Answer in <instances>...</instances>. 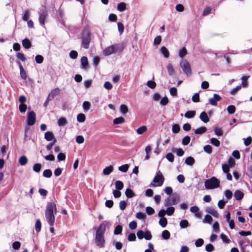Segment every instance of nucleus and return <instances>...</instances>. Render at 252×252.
Segmentation results:
<instances>
[{"instance_id": "1", "label": "nucleus", "mask_w": 252, "mask_h": 252, "mask_svg": "<svg viewBox=\"0 0 252 252\" xmlns=\"http://www.w3.org/2000/svg\"><path fill=\"white\" fill-rule=\"evenodd\" d=\"M91 34L88 27H85L80 33L82 47L84 49H87L89 48L91 41Z\"/></svg>"}, {"instance_id": "2", "label": "nucleus", "mask_w": 252, "mask_h": 252, "mask_svg": "<svg viewBox=\"0 0 252 252\" xmlns=\"http://www.w3.org/2000/svg\"><path fill=\"white\" fill-rule=\"evenodd\" d=\"M164 177L160 170L158 171L155 176L153 181L148 185L149 187H160L164 182Z\"/></svg>"}, {"instance_id": "3", "label": "nucleus", "mask_w": 252, "mask_h": 252, "mask_svg": "<svg viewBox=\"0 0 252 252\" xmlns=\"http://www.w3.org/2000/svg\"><path fill=\"white\" fill-rule=\"evenodd\" d=\"M220 180L214 176L206 180L204 182L205 189H216L220 188Z\"/></svg>"}, {"instance_id": "4", "label": "nucleus", "mask_w": 252, "mask_h": 252, "mask_svg": "<svg viewBox=\"0 0 252 252\" xmlns=\"http://www.w3.org/2000/svg\"><path fill=\"white\" fill-rule=\"evenodd\" d=\"M123 49L119 44H115L105 48L102 52L103 55L105 56H109L116 52L121 53Z\"/></svg>"}, {"instance_id": "5", "label": "nucleus", "mask_w": 252, "mask_h": 252, "mask_svg": "<svg viewBox=\"0 0 252 252\" xmlns=\"http://www.w3.org/2000/svg\"><path fill=\"white\" fill-rule=\"evenodd\" d=\"M180 199V196L179 194L174 192L171 196L168 197L165 200L164 205L165 206L175 205L178 203Z\"/></svg>"}, {"instance_id": "6", "label": "nucleus", "mask_w": 252, "mask_h": 252, "mask_svg": "<svg viewBox=\"0 0 252 252\" xmlns=\"http://www.w3.org/2000/svg\"><path fill=\"white\" fill-rule=\"evenodd\" d=\"M180 66L187 76H189L191 74V67L187 60H185L184 61L181 62Z\"/></svg>"}, {"instance_id": "7", "label": "nucleus", "mask_w": 252, "mask_h": 252, "mask_svg": "<svg viewBox=\"0 0 252 252\" xmlns=\"http://www.w3.org/2000/svg\"><path fill=\"white\" fill-rule=\"evenodd\" d=\"M136 234L137 238L140 240L145 238L146 240H150L152 238L151 233L149 230L144 232L142 230H138Z\"/></svg>"}, {"instance_id": "8", "label": "nucleus", "mask_w": 252, "mask_h": 252, "mask_svg": "<svg viewBox=\"0 0 252 252\" xmlns=\"http://www.w3.org/2000/svg\"><path fill=\"white\" fill-rule=\"evenodd\" d=\"M36 122V114L33 111L28 112L27 114V123L29 126H32Z\"/></svg>"}, {"instance_id": "9", "label": "nucleus", "mask_w": 252, "mask_h": 252, "mask_svg": "<svg viewBox=\"0 0 252 252\" xmlns=\"http://www.w3.org/2000/svg\"><path fill=\"white\" fill-rule=\"evenodd\" d=\"M105 242L104 235L95 234V243L97 246L99 248H103L104 247V243Z\"/></svg>"}, {"instance_id": "10", "label": "nucleus", "mask_w": 252, "mask_h": 252, "mask_svg": "<svg viewBox=\"0 0 252 252\" xmlns=\"http://www.w3.org/2000/svg\"><path fill=\"white\" fill-rule=\"evenodd\" d=\"M56 205L53 202H49L47 203L45 214L51 213L54 214V212H56Z\"/></svg>"}, {"instance_id": "11", "label": "nucleus", "mask_w": 252, "mask_h": 252, "mask_svg": "<svg viewBox=\"0 0 252 252\" xmlns=\"http://www.w3.org/2000/svg\"><path fill=\"white\" fill-rule=\"evenodd\" d=\"M39 14V22L41 25H44L45 24V19L46 18L48 13L46 10L44 9L41 10L38 12Z\"/></svg>"}, {"instance_id": "12", "label": "nucleus", "mask_w": 252, "mask_h": 252, "mask_svg": "<svg viewBox=\"0 0 252 252\" xmlns=\"http://www.w3.org/2000/svg\"><path fill=\"white\" fill-rule=\"evenodd\" d=\"M146 188V187L144 186L143 185H142L141 183H139L137 180L136 178H135L131 183L128 184V187L126 189H131V188Z\"/></svg>"}, {"instance_id": "13", "label": "nucleus", "mask_w": 252, "mask_h": 252, "mask_svg": "<svg viewBox=\"0 0 252 252\" xmlns=\"http://www.w3.org/2000/svg\"><path fill=\"white\" fill-rule=\"evenodd\" d=\"M221 99V97L217 94H214L213 97L210 98L208 100L209 102L213 106H217L218 104V101H220Z\"/></svg>"}, {"instance_id": "14", "label": "nucleus", "mask_w": 252, "mask_h": 252, "mask_svg": "<svg viewBox=\"0 0 252 252\" xmlns=\"http://www.w3.org/2000/svg\"><path fill=\"white\" fill-rule=\"evenodd\" d=\"M81 69L84 70H88L89 68V62L88 58L86 56H83L81 58Z\"/></svg>"}, {"instance_id": "15", "label": "nucleus", "mask_w": 252, "mask_h": 252, "mask_svg": "<svg viewBox=\"0 0 252 252\" xmlns=\"http://www.w3.org/2000/svg\"><path fill=\"white\" fill-rule=\"evenodd\" d=\"M46 220L47 221L49 225L52 226L55 222V217L54 214L47 213L45 214Z\"/></svg>"}, {"instance_id": "16", "label": "nucleus", "mask_w": 252, "mask_h": 252, "mask_svg": "<svg viewBox=\"0 0 252 252\" xmlns=\"http://www.w3.org/2000/svg\"><path fill=\"white\" fill-rule=\"evenodd\" d=\"M23 47L25 49H29L32 47V43L31 41L28 38H25L22 41Z\"/></svg>"}, {"instance_id": "17", "label": "nucleus", "mask_w": 252, "mask_h": 252, "mask_svg": "<svg viewBox=\"0 0 252 252\" xmlns=\"http://www.w3.org/2000/svg\"><path fill=\"white\" fill-rule=\"evenodd\" d=\"M106 230V225L104 222L101 223L96 229V234L104 235Z\"/></svg>"}, {"instance_id": "18", "label": "nucleus", "mask_w": 252, "mask_h": 252, "mask_svg": "<svg viewBox=\"0 0 252 252\" xmlns=\"http://www.w3.org/2000/svg\"><path fill=\"white\" fill-rule=\"evenodd\" d=\"M206 211L211 215H212L215 218H219V215L218 213L212 207H207L205 209Z\"/></svg>"}, {"instance_id": "19", "label": "nucleus", "mask_w": 252, "mask_h": 252, "mask_svg": "<svg viewBox=\"0 0 252 252\" xmlns=\"http://www.w3.org/2000/svg\"><path fill=\"white\" fill-rule=\"evenodd\" d=\"M199 118L204 123H207L210 121V119L205 111H203L200 113Z\"/></svg>"}, {"instance_id": "20", "label": "nucleus", "mask_w": 252, "mask_h": 252, "mask_svg": "<svg viewBox=\"0 0 252 252\" xmlns=\"http://www.w3.org/2000/svg\"><path fill=\"white\" fill-rule=\"evenodd\" d=\"M160 52L163 56L165 58H168L170 56V53L168 49L163 46L160 47Z\"/></svg>"}, {"instance_id": "21", "label": "nucleus", "mask_w": 252, "mask_h": 252, "mask_svg": "<svg viewBox=\"0 0 252 252\" xmlns=\"http://www.w3.org/2000/svg\"><path fill=\"white\" fill-rule=\"evenodd\" d=\"M54 136V134L51 131H47L44 133V138L47 141H51Z\"/></svg>"}, {"instance_id": "22", "label": "nucleus", "mask_w": 252, "mask_h": 252, "mask_svg": "<svg viewBox=\"0 0 252 252\" xmlns=\"http://www.w3.org/2000/svg\"><path fill=\"white\" fill-rule=\"evenodd\" d=\"M196 115V111L194 110H188L186 112L184 116L187 119H192Z\"/></svg>"}, {"instance_id": "23", "label": "nucleus", "mask_w": 252, "mask_h": 252, "mask_svg": "<svg viewBox=\"0 0 252 252\" xmlns=\"http://www.w3.org/2000/svg\"><path fill=\"white\" fill-rule=\"evenodd\" d=\"M206 131L207 128L204 126H202L195 129L194 132L196 135H199L205 133Z\"/></svg>"}, {"instance_id": "24", "label": "nucleus", "mask_w": 252, "mask_h": 252, "mask_svg": "<svg viewBox=\"0 0 252 252\" xmlns=\"http://www.w3.org/2000/svg\"><path fill=\"white\" fill-rule=\"evenodd\" d=\"M194 163H195V159L191 156H189L185 159V163L186 164H187V165L191 166L194 164Z\"/></svg>"}, {"instance_id": "25", "label": "nucleus", "mask_w": 252, "mask_h": 252, "mask_svg": "<svg viewBox=\"0 0 252 252\" xmlns=\"http://www.w3.org/2000/svg\"><path fill=\"white\" fill-rule=\"evenodd\" d=\"M244 194L240 190H236L234 196L236 200L239 201L241 200L244 197Z\"/></svg>"}, {"instance_id": "26", "label": "nucleus", "mask_w": 252, "mask_h": 252, "mask_svg": "<svg viewBox=\"0 0 252 252\" xmlns=\"http://www.w3.org/2000/svg\"><path fill=\"white\" fill-rule=\"evenodd\" d=\"M60 89L58 88H56L52 90L48 95L51 97V99H53L56 96L60 94Z\"/></svg>"}, {"instance_id": "27", "label": "nucleus", "mask_w": 252, "mask_h": 252, "mask_svg": "<svg viewBox=\"0 0 252 252\" xmlns=\"http://www.w3.org/2000/svg\"><path fill=\"white\" fill-rule=\"evenodd\" d=\"M172 152H176V155L179 157H182L185 154L184 151L181 148H173L172 149Z\"/></svg>"}, {"instance_id": "28", "label": "nucleus", "mask_w": 252, "mask_h": 252, "mask_svg": "<svg viewBox=\"0 0 252 252\" xmlns=\"http://www.w3.org/2000/svg\"><path fill=\"white\" fill-rule=\"evenodd\" d=\"M114 167L113 165H109L106 167L103 170V174L105 175H108L113 171Z\"/></svg>"}, {"instance_id": "29", "label": "nucleus", "mask_w": 252, "mask_h": 252, "mask_svg": "<svg viewBox=\"0 0 252 252\" xmlns=\"http://www.w3.org/2000/svg\"><path fill=\"white\" fill-rule=\"evenodd\" d=\"M126 4L124 2H121L117 4V10L120 12L124 11L126 9Z\"/></svg>"}, {"instance_id": "30", "label": "nucleus", "mask_w": 252, "mask_h": 252, "mask_svg": "<svg viewBox=\"0 0 252 252\" xmlns=\"http://www.w3.org/2000/svg\"><path fill=\"white\" fill-rule=\"evenodd\" d=\"M57 123L59 126H63L67 124V121L65 118L61 117L58 120Z\"/></svg>"}, {"instance_id": "31", "label": "nucleus", "mask_w": 252, "mask_h": 252, "mask_svg": "<svg viewBox=\"0 0 252 252\" xmlns=\"http://www.w3.org/2000/svg\"><path fill=\"white\" fill-rule=\"evenodd\" d=\"M125 121V118L121 116L115 118L113 120V123L114 125H119L124 123Z\"/></svg>"}, {"instance_id": "32", "label": "nucleus", "mask_w": 252, "mask_h": 252, "mask_svg": "<svg viewBox=\"0 0 252 252\" xmlns=\"http://www.w3.org/2000/svg\"><path fill=\"white\" fill-rule=\"evenodd\" d=\"M213 220L212 217L209 215H206L204 219L203 220L202 222L204 223H208L211 224Z\"/></svg>"}, {"instance_id": "33", "label": "nucleus", "mask_w": 252, "mask_h": 252, "mask_svg": "<svg viewBox=\"0 0 252 252\" xmlns=\"http://www.w3.org/2000/svg\"><path fill=\"white\" fill-rule=\"evenodd\" d=\"M28 158L26 156L23 155L19 158V163L22 166L25 165L28 162Z\"/></svg>"}, {"instance_id": "34", "label": "nucleus", "mask_w": 252, "mask_h": 252, "mask_svg": "<svg viewBox=\"0 0 252 252\" xmlns=\"http://www.w3.org/2000/svg\"><path fill=\"white\" fill-rule=\"evenodd\" d=\"M128 111L127 106L125 104H121L120 106V111L123 115L126 114Z\"/></svg>"}, {"instance_id": "35", "label": "nucleus", "mask_w": 252, "mask_h": 252, "mask_svg": "<svg viewBox=\"0 0 252 252\" xmlns=\"http://www.w3.org/2000/svg\"><path fill=\"white\" fill-rule=\"evenodd\" d=\"M167 219L164 217H161L159 220V225L163 228H164L166 226L167 224Z\"/></svg>"}, {"instance_id": "36", "label": "nucleus", "mask_w": 252, "mask_h": 252, "mask_svg": "<svg viewBox=\"0 0 252 252\" xmlns=\"http://www.w3.org/2000/svg\"><path fill=\"white\" fill-rule=\"evenodd\" d=\"M187 54V49L185 47H183L179 50V53H178V56L180 58H183Z\"/></svg>"}, {"instance_id": "37", "label": "nucleus", "mask_w": 252, "mask_h": 252, "mask_svg": "<svg viewBox=\"0 0 252 252\" xmlns=\"http://www.w3.org/2000/svg\"><path fill=\"white\" fill-rule=\"evenodd\" d=\"M180 226L182 229L187 228L189 225V221L187 220H182L179 223Z\"/></svg>"}, {"instance_id": "38", "label": "nucleus", "mask_w": 252, "mask_h": 252, "mask_svg": "<svg viewBox=\"0 0 252 252\" xmlns=\"http://www.w3.org/2000/svg\"><path fill=\"white\" fill-rule=\"evenodd\" d=\"M147 130V127L145 126H142L138 127L136 131L138 134H142Z\"/></svg>"}, {"instance_id": "39", "label": "nucleus", "mask_w": 252, "mask_h": 252, "mask_svg": "<svg viewBox=\"0 0 252 252\" xmlns=\"http://www.w3.org/2000/svg\"><path fill=\"white\" fill-rule=\"evenodd\" d=\"M210 143L215 147H218L220 146V141L216 138L212 137L210 139Z\"/></svg>"}, {"instance_id": "40", "label": "nucleus", "mask_w": 252, "mask_h": 252, "mask_svg": "<svg viewBox=\"0 0 252 252\" xmlns=\"http://www.w3.org/2000/svg\"><path fill=\"white\" fill-rule=\"evenodd\" d=\"M91 106V103L88 101H85L83 102L82 107L85 112L88 111Z\"/></svg>"}, {"instance_id": "41", "label": "nucleus", "mask_w": 252, "mask_h": 252, "mask_svg": "<svg viewBox=\"0 0 252 252\" xmlns=\"http://www.w3.org/2000/svg\"><path fill=\"white\" fill-rule=\"evenodd\" d=\"M42 168L41 163H36L33 164L32 169L36 173H39Z\"/></svg>"}, {"instance_id": "42", "label": "nucleus", "mask_w": 252, "mask_h": 252, "mask_svg": "<svg viewBox=\"0 0 252 252\" xmlns=\"http://www.w3.org/2000/svg\"><path fill=\"white\" fill-rule=\"evenodd\" d=\"M161 237L164 240H168L170 237V233L167 230H164L162 231Z\"/></svg>"}, {"instance_id": "43", "label": "nucleus", "mask_w": 252, "mask_h": 252, "mask_svg": "<svg viewBox=\"0 0 252 252\" xmlns=\"http://www.w3.org/2000/svg\"><path fill=\"white\" fill-rule=\"evenodd\" d=\"M86 120L85 115L83 113H79L77 116V121L79 123H83Z\"/></svg>"}, {"instance_id": "44", "label": "nucleus", "mask_w": 252, "mask_h": 252, "mask_svg": "<svg viewBox=\"0 0 252 252\" xmlns=\"http://www.w3.org/2000/svg\"><path fill=\"white\" fill-rule=\"evenodd\" d=\"M30 16V12L29 10H25L22 15V19L24 21H27Z\"/></svg>"}, {"instance_id": "45", "label": "nucleus", "mask_w": 252, "mask_h": 252, "mask_svg": "<svg viewBox=\"0 0 252 252\" xmlns=\"http://www.w3.org/2000/svg\"><path fill=\"white\" fill-rule=\"evenodd\" d=\"M154 79V77L153 76V79ZM147 85L150 89H154L156 88L157 84L153 80H151L147 81Z\"/></svg>"}, {"instance_id": "46", "label": "nucleus", "mask_w": 252, "mask_h": 252, "mask_svg": "<svg viewBox=\"0 0 252 252\" xmlns=\"http://www.w3.org/2000/svg\"><path fill=\"white\" fill-rule=\"evenodd\" d=\"M123 230V226L121 225H117L115 228L114 234L115 235L121 234Z\"/></svg>"}, {"instance_id": "47", "label": "nucleus", "mask_w": 252, "mask_h": 252, "mask_svg": "<svg viewBox=\"0 0 252 252\" xmlns=\"http://www.w3.org/2000/svg\"><path fill=\"white\" fill-rule=\"evenodd\" d=\"M41 228V222L39 219H37L35 221V229L37 233H39Z\"/></svg>"}, {"instance_id": "48", "label": "nucleus", "mask_w": 252, "mask_h": 252, "mask_svg": "<svg viewBox=\"0 0 252 252\" xmlns=\"http://www.w3.org/2000/svg\"><path fill=\"white\" fill-rule=\"evenodd\" d=\"M167 69L169 75H172L175 72L174 68L173 65L169 63L167 65Z\"/></svg>"}, {"instance_id": "49", "label": "nucleus", "mask_w": 252, "mask_h": 252, "mask_svg": "<svg viewBox=\"0 0 252 252\" xmlns=\"http://www.w3.org/2000/svg\"><path fill=\"white\" fill-rule=\"evenodd\" d=\"M180 126L179 124H175L172 125V131L174 133H178L180 131Z\"/></svg>"}, {"instance_id": "50", "label": "nucleus", "mask_w": 252, "mask_h": 252, "mask_svg": "<svg viewBox=\"0 0 252 252\" xmlns=\"http://www.w3.org/2000/svg\"><path fill=\"white\" fill-rule=\"evenodd\" d=\"M129 165L128 164H125L119 167L118 170L123 173H126L127 171L129 168Z\"/></svg>"}, {"instance_id": "51", "label": "nucleus", "mask_w": 252, "mask_h": 252, "mask_svg": "<svg viewBox=\"0 0 252 252\" xmlns=\"http://www.w3.org/2000/svg\"><path fill=\"white\" fill-rule=\"evenodd\" d=\"M43 177L49 178L52 176V171L51 169H48L44 170L43 172Z\"/></svg>"}, {"instance_id": "52", "label": "nucleus", "mask_w": 252, "mask_h": 252, "mask_svg": "<svg viewBox=\"0 0 252 252\" xmlns=\"http://www.w3.org/2000/svg\"><path fill=\"white\" fill-rule=\"evenodd\" d=\"M214 131L215 134L217 136H221L223 135V131L220 127H215L214 128Z\"/></svg>"}, {"instance_id": "53", "label": "nucleus", "mask_w": 252, "mask_h": 252, "mask_svg": "<svg viewBox=\"0 0 252 252\" xmlns=\"http://www.w3.org/2000/svg\"><path fill=\"white\" fill-rule=\"evenodd\" d=\"M203 150L208 154H211L213 151V148L210 145H206L203 147Z\"/></svg>"}, {"instance_id": "54", "label": "nucleus", "mask_w": 252, "mask_h": 252, "mask_svg": "<svg viewBox=\"0 0 252 252\" xmlns=\"http://www.w3.org/2000/svg\"><path fill=\"white\" fill-rule=\"evenodd\" d=\"M227 111L229 114H233L236 111V107L233 105H228L227 107Z\"/></svg>"}, {"instance_id": "55", "label": "nucleus", "mask_w": 252, "mask_h": 252, "mask_svg": "<svg viewBox=\"0 0 252 252\" xmlns=\"http://www.w3.org/2000/svg\"><path fill=\"white\" fill-rule=\"evenodd\" d=\"M235 164V160L231 157L229 158L228 159V163H226V165L229 168H232L234 167Z\"/></svg>"}, {"instance_id": "56", "label": "nucleus", "mask_w": 252, "mask_h": 252, "mask_svg": "<svg viewBox=\"0 0 252 252\" xmlns=\"http://www.w3.org/2000/svg\"><path fill=\"white\" fill-rule=\"evenodd\" d=\"M44 58L41 55H37L35 57V61L38 64L42 63L43 62Z\"/></svg>"}, {"instance_id": "57", "label": "nucleus", "mask_w": 252, "mask_h": 252, "mask_svg": "<svg viewBox=\"0 0 252 252\" xmlns=\"http://www.w3.org/2000/svg\"><path fill=\"white\" fill-rule=\"evenodd\" d=\"M115 189H123L124 183L120 180L116 181L115 183Z\"/></svg>"}, {"instance_id": "58", "label": "nucleus", "mask_w": 252, "mask_h": 252, "mask_svg": "<svg viewBox=\"0 0 252 252\" xmlns=\"http://www.w3.org/2000/svg\"><path fill=\"white\" fill-rule=\"evenodd\" d=\"M190 141V137L189 135L185 136L182 141V143L184 146L188 145Z\"/></svg>"}, {"instance_id": "59", "label": "nucleus", "mask_w": 252, "mask_h": 252, "mask_svg": "<svg viewBox=\"0 0 252 252\" xmlns=\"http://www.w3.org/2000/svg\"><path fill=\"white\" fill-rule=\"evenodd\" d=\"M224 194L226 197V200H227V202L232 198L233 195L232 192L230 190H225Z\"/></svg>"}, {"instance_id": "60", "label": "nucleus", "mask_w": 252, "mask_h": 252, "mask_svg": "<svg viewBox=\"0 0 252 252\" xmlns=\"http://www.w3.org/2000/svg\"><path fill=\"white\" fill-rule=\"evenodd\" d=\"M165 211L166 214L169 216H171L174 214L175 211V208L173 206H169L167 208L166 210Z\"/></svg>"}, {"instance_id": "61", "label": "nucleus", "mask_w": 252, "mask_h": 252, "mask_svg": "<svg viewBox=\"0 0 252 252\" xmlns=\"http://www.w3.org/2000/svg\"><path fill=\"white\" fill-rule=\"evenodd\" d=\"M166 158L170 162H173L174 160V155L172 153H168L165 156Z\"/></svg>"}, {"instance_id": "62", "label": "nucleus", "mask_w": 252, "mask_h": 252, "mask_svg": "<svg viewBox=\"0 0 252 252\" xmlns=\"http://www.w3.org/2000/svg\"><path fill=\"white\" fill-rule=\"evenodd\" d=\"M161 36L160 35H158L155 38L153 44L155 46L158 45L161 43Z\"/></svg>"}, {"instance_id": "63", "label": "nucleus", "mask_w": 252, "mask_h": 252, "mask_svg": "<svg viewBox=\"0 0 252 252\" xmlns=\"http://www.w3.org/2000/svg\"><path fill=\"white\" fill-rule=\"evenodd\" d=\"M78 52L75 50H71L69 54V57L72 59H76L78 57Z\"/></svg>"}, {"instance_id": "64", "label": "nucleus", "mask_w": 252, "mask_h": 252, "mask_svg": "<svg viewBox=\"0 0 252 252\" xmlns=\"http://www.w3.org/2000/svg\"><path fill=\"white\" fill-rule=\"evenodd\" d=\"M192 101L195 103L199 102L200 101L199 93H196L193 95L192 97Z\"/></svg>"}]
</instances>
